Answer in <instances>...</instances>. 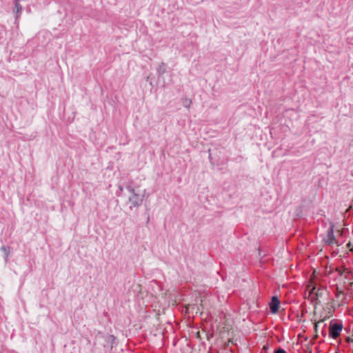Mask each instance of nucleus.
Here are the masks:
<instances>
[{"mask_svg": "<svg viewBox=\"0 0 353 353\" xmlns=\"http://www.w3.org/2000/svg\"><path fill=\"white\" fill-rule=\"evenodd\" d=\"M126 189L128 190V191L130 193H131V194H132V195H134V194H137V193L135 192L134 189L132 186L128 185V186H127V187H126Z\"/></svg>", "mask_w": 353, "mask_h": 353, "instance_id": "9", "label": "nucleus"}, {"mask_svg": "<svg viewBox=\"0 0 353 353\" xmlns=\"http://www.w3.org/2000/svg\"><path fill=\"white\" fill-rule=\"evenodd\" d=\"M337 271L339 272V274H340V275H342V274H343V273H342V272L339 271V270H337Z\"/></svg>", "mask_w": 353, "mask_h": 353, "instance_id": "13", "label": "nucleus"}, {"mask_svg": "<svg viewBox=\"0 0 353 353\" xmlns=\"http://www.w3.org/2000/svg\"><path fill=\"white\" fill-rule=\"evenodd\" d=\"M274 353H286L285 350L279 347L274 350Z\"/></svg>", "mask_w": 353, "mask_h": 353, "instance_id": "10", "label": "nucleus"}, {"mask_svg": "<svg viewBox=\"0 0 353 353\" xmlns=\"http://www.w3.org/2000/svg\"><path fill=\"white\" fill-rule=\"evenodd\" d=\"M22 10V7L19 3V0H15V6H14V11L17 13V17H18V15L21 14Z\"/></svg>", "mask_w": 353, "mask_h": 353, "instance_id": "7", "label": "nucleus"}, {"mask_svg": "<svg viewBox=\"0 0 353 353\" xmlns=\"http://www.w3.org/2000/svg\"><path fill=\"white\" fill-rule=\"evenodd\" d=\"M191 103H192V101L188 99H184L183 102V106L187 108H190Z\"/></svg>", "mask_w": 353, "mask_h": 353, "instance_id": "8", "label": "nucleus"}, {"mask_svg": "<svg viewBox=\"0 0 353 353\" xmlns=\"http://www.w3.org/2000/svg\"><path fill=\"white\" fill-rule=\"evenodd\" d=\"M1 250H2L4 252V254H5L4 259H5L6 261L8 260V258L10 252V247H6V246L3 245L1 248Z\"/></svg>", "mask_w": 353, "mask_h": 353, "instance_id": "6", "label": "nucleus"}, {"mask_svg": "<svg viewBox=\"0 0 353 353\" xmlns=\"http://www.w3.org/2000/svg\"><path fill=\"white\" fill-rule=\"evenodd\" d=\"M280 305V301L279 298L276 296L272 297L271 301L270 303V312L272 314L277 313Z\"/></svg>", "mask_w": 353, "mask_h": 353, "instance_id": "4", "label": "nucleus"}, {"mask_svg": "<svg viewBox=\"0 0 353 353\" xmlns=\"http://www.w3.org/2000/svg\"><path fill=\"white\" fill-rule=\"evenodd\" d=\"M157 73L159 75H162L163 74L165 71H166V65L165 63H162L161 64H160L159 65V67L157 68Z\"/></svg>", "mask_w": 353, "mask_h": 353, "instance_id": "5", "label": "nucleus"}, {"mask_svg": "<svg viewBox=\"0 0 353 353\" xmlns=\"http://www.w3.org/2000/svg\"><path fill=\"white\" fill-rule=\"evenodd\" d=\"M119 191H123V188L121 186H119Z\"/></svg>", "mask_w": 353, "mask_h": 353, "instance_id": "12", "label": "nucleus"}, {"mask_svg": "<svg viewBox=\"0 0 353 353\" xmlns=\"http://www.w3.org/2000/svg\"><path fill=\"white\" fill-rule=\"evenodd\" d=\"M323 241L327 245H332L335 243L336 239L334 234V225H331L328 228L326 237Z\"/></svg>", "mask_w": 353, "mask_h": 353, "instance_id": "3", "label": "nucleus"}, {"mask_svg": "<svg viewBox=\"0 0 353 353\" xmlns=\"http://www.w3.org/2000/svg\"><path fill=\"white\" fill-rule=\"evenodd\" d=\"M110 337L112 339V341L115 339V337L113 335H110Z\"/></svg>", "mask_w": 353, "mask_h": 353, "instance_id": "11", "label": "nucleus"}, {"mask_svg": "<svg viewBox=\"0 0 353 353\" xmlns=\"http://www.w3.org/2000/svg\"><path fill=\"white\" fill-rule=\"evenodd\" d=\"M342 329L343 325L341 323H337L332 320L329 327V336L333 339L337 338L340 335Z\"/></svg>", "mask_w": 353, "mask_h": 353, "instance_id": "1", "label": "nucleus"}, {"mask_svg": "<svg viewBox=\"0 0 353 353\" xmlns=\"http://www.w3.org/2000/svg\"><path fill=\"white\" fill-rule=\"evenodd\" d=\"M143 200V195L140 196L139 194H134V195H131L128 201L130 203V208L132 210L133 208H137L142 204Z\"/></svg>", "mask_w": 353, "mask_h": 353, "instance_id": "2", "label": "nucleus"}]
</instances>
